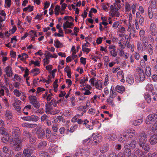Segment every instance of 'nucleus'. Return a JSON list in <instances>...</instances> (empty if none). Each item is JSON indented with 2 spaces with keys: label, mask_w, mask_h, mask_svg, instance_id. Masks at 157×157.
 <instances>
[{
  "label": "nucleus",
  "mask_w": 157,
  "mask_h": 157,
  "mask_svg": "<svg viewBox=\"0 0 157 157\" xmlns=\"http://www.w3.org/2000/svg\"><path fill=\"white\" fill-rule=\"evenodd\" d=\"M41 155L44 157H48L49 155L48 153L46 152H42L41 153Z\"/></svg>",
  "instance_id": "nucleus-52"
},
{
  "label": "nucleus",
  "mask_w": 157,
  "mask_h": 157,
  "mask_svg": "<svg viewBox=\"0 0 157 157\" xmlns=\"http://www.w3.org/2000/svg\"><path fill=\"white\" fill-rule=\"evenodd\" d=\"M29 100L30 101V103L31 102H32V101L33 99H37V98L36 97V96H33L32 95L29 96Z\"/></svg>",
  "instance_id": "nucleus-49"
},
{
  "label": "nucleus",
  "mask_w": 157,
  "mask_h": 157,
  "mask_svg": "<svg viewBox=\"0 0 157 157\" xmlns=\"http://www.w3.org/2000/svg\"><path fill=\"white\" fill-rule=\"evenodd\" d=\"M102 8L104 10L106 11H107L108 10V8L107 7L105 3H103L102 5Z\"/></svg>",
  "instance_id": "nucleus-47"
},
{
  "label": "nucleus",
  "mask_w": 157,
  "mask_h": 157,
  "mask_svg": "<svg viewBox=\"0 0 157 157\" xmlns=\"http://www.w3.org/2000/svg\"><path fill=\"white\" fill-rule=\"evenodd\" d=\"M54 45L57 48H61L63 47L62 44L58 40L55 41Z\"/></svg>",
  "instance_id": "nucleus-13"
},
{
  "label": "nucleus",
  "mask_w": 157,
  "mask_h": 157,
  "mask_svg": "<svg viewBox=\"0 0 157 157\" xmlns=\"http://www.w3.org/2000/svg\"><path fill=\"white\" fill-rule=\"evenodd\" d=\"M20 136V132L19 130H14L12 132V136L13 137H19Z\"/></svg>",
  "instance_id": "nucleus-10"
},
{
  "label": "nucleus",
  "mask_w": 157,
  "mask_h": 157,
  "mask_svg": "<svg viewBox=\"0 0 157 157\" xmlns=\"http://www.w3.org/2000/svg\"><path fill=\"white\" fill-rule=\"evenodd\" d=\"M29 138V141L31 143V144H33L36 141V138Z\"/></svg>",
  "instance_id": "nucleus-60"
},
{
  "label": "nucleus",
  "mask_w": 157,
  "mask_h": 157,
  "mask_svg": "<svg viewBox=\"0 0 157 157\" xmlns=\"http://www.w3.org/2000/svg\"><path fill=\"white\" fill-rule=\"evenodd\" d=\"M36 124H26L25 123L23 124V126L27 128H33L36 126Z\"/></svg>",
  "instance_id": "nucleus-14"
},
{
  "label": "nucleus",
  "mask_w": 157,
  "mask_h": 157,
  "mask_svg": "<svg viewBox=\"0 0 157 157\" xmlns=\"http://www.w3.org/2000/svg\"><path fill=\"white\" fill-rule=\"evenodd\" d=\"M17 29V28L16 27H13V29L10 30L9 31L10 32L9 35H10V34H13L16 31Z\"/></svg>",
  "instance_id": "nucleus-40"
},
{
  "label": "nucleus",
  "mask_w": 157,
  "mask_h": 157,
  "mask_svg": "<svg viewBox=\"0 0 157 157\" xmlns=\"http://www.w3.org/2000/svg\"><path fill=\"white\" fill-rule=\"evenodd\" d=\"M102 39L103 38L101 37H99L96 40L97 43L98 44L101 43Z\"/></svg>",
  "instance_id": "nucleus-45"
},
{
  "label": "nucleus",
  "mask_w": 157,
  "mask_h": 157,
  "mask_svg": "<svg viewBox=\"0 0 157 157\" xmlns=\"http://www.w3.org/2000/svg\"><path fill=\"white\" fill-rule=\"evenodd\" d=\"M115 90L117 92L122 93L125 91V89L123 86H117L115 88Z\"/></svg>",
  "instance_id": "nucleus-9"
},
{
  "label": "nucleus",
  "mask_w": 157,
  "mask_h": 157,
  "mask_svg": "<svg viewBox=\"0 0 157 157\" xmlns=\"http://www.w3.org/2000/svg\"><path fill=\"white\" fill-rule=\"evenodd\" d=\"M45 90V89L44 88H41L40 87H38L37 88V91H36V94H38L40 92L44 91Z\"/></svg>",
  "instance_id": "nucleus-39"
},
{
  "label": "nucleus",
  "mask_w": 157,
  "mask_h": 157,
  "mask_svg": "<svg viewBox=\"0 0 157 157\" xmlns=\"http://www.w3.org/2000/svg\"><path fill=\"white\" fill-rule=\"evenodd\" d=\"M30 103L36 109H38L40 106V104L37 101V99H33L32 102Z\"/></svg>",
  "instance_id": "nucleus-8"
},
{
  "label": "nucleus",
  "mask_w": 157,
  "mask_h": 157,
  "mask_svg": "<svg viewBox=\"0 0 157 157\" xmlns=\"http://www.w3.org/2000/svg\"><path fill=\"white\" fill-rule=\"evenodd\" d=\"M131 8L132 9V13L133 14H134L135 13L136 11V6L135 5H132L131 6Z\"/></svg>",
  "instance_id": "nucleus-63"
},
{
  "label": "nucleus",
  "mask_w": 157,
  "mask_h": 157,
  "mask_svg": "<svg viewBox=\"0 0 157 157\" xmlns=\"http://www.w3.org/2000/svg\"><path fill=\"white\" fill-rule=\"evenodd\" d=\"M13 93L17 97H19L21 95V93L17 89L14 90L13 91Z\"/></svg>",
  "instance_id": "nucleus-29"
},
{
  "label": "nucleus",
  "mask_w": 157,
  "mask_h": 157,
  "mask_svg": "<svg viewBox=\"0 0 157 157\" xmlns=\"http://www.w3.org/2000/svg\"><path fill=\"white\" fill-rule=\"evenodd\" d=\"M60 9V6L59 5H56L55 8V14L56 15H58L59 14V11Z\"/></svg>",
  "instance_id": "nucleus-20"
},
{
  "label": "nucleus",
  "mask_w": 157,
  "mask_h": 157,
  "mask_svg": "<svg viewBox=\"0 0 157 157\" xmlns=\"http://www.w3.org/2000/svg\"><path fill=\"white\" fill-rule=\"evenodd\" d=\"M80 115L78 114L76 115L74 117L71 119V121L73 122H76V121L78 117Z\"/></svg>",
  "instance_id": "nucleus-42"
},
{
  "label": "nucleus",
  "mask_w": 157,
  "mask_h": 157,
  "mask_svg": "<svg viewBox=\"0 0 157 157\" xmlns=\"http://www.w3.org/2000/svg\"><path fill=\"white\" fill-rule=\"evenodd\" d=\"M157 119V114L153 113L148 115L146 118V124H148L149 121H155Z\"/></svg>",
  "instance_id": "nucleus-2"
},
{
  "label": "nucleus",
  "mask_w": 157,
  "mask_h": 157,
  "mask_svg": "<svg viewBox=\"0 0 157 157\" xmlns=\"http://www.w3.org/2000/svg\"><path fill=\"white\" fill-rule=\"evenodd\" d=\"M27 7L29 11L31 12L33 11L34 6H31L30 5H29Z\"/></svg>",
  "instance_id": "nucleus-58"
},
{
  "label": "nucleus",
  "mask_w": 157,
  "mask_h": 157,
  "mask_svg": "<svg viewBox=\"0 0 157 157\" xmlns=\"http://www.w3.org/2000/svg\"><path fill=\"white\" fill-rule=\"evenodd\" d=\"M151 69L149 67H147L146 69V74L148 77H150L151 75Z\"/></svg>",
  "instance_id": "nucleus-23"
},
{
  "label": "nucleus",
  "mask_w": 157,
  "mask_h": 157,
  "mask_svg": "<svg viewBox=\"0 0 157 157\" xmlns=\"http://www.w3.org/2000/svg\"><path fill=\"white\" fill-rule=\"evenodd\" d=\"M23 141L21 138H12L10 141V143L14 147V150L16 151H19L21 149V144Z\"/></svg>",
  "instance_id": "nucleus-1"
},
{
  "label": "nucleus",
  "mask_w": 157,
  "mask_h": 157,
  "mask_svg": "<svg viewBox=\"0 0 157 157\" xmlns=\"http://www.w3.org/2000/svg\"><path fill=\"white\" fill-rule=\"evenodd\" d=\"M144 21V18L143 17H140V19H139V22L140 24L143 25V22Z\"/></svg>",
  "instance_id": "nucleus-48"
},
{
  "label": "nucleus",
  "mask_w": 157,
  "mask_h": 157,
  "mask_svg": "<svg viewBox=\"0 0 157 157\" xmlns=\"http://www.w3.org/2000/svg\"><path fill=\"white\" fill-rule=\"evenodd\" d=\"M23 135H24V136L26 137H30V135L29 134V132L25 131H24L23 133Z\"/></svg>",
  "instance_id": "nucleus-46"
},
{
  "label": "nucleus",
  "mask_w": 157,
  "mask_h": 157,
  "mask_svg": "<svg viewBox=\"0 0 157 157\" xmlns=\"http://www.w3.org/2000/svg\"><path fill=\"white\" fill-rule=\"evenodd\" d=\"M129 145V146L132 148H134L136 147V141H132L129 144H128Z\"/></svg>",
  "instance_id": "nucleus-30"
},
{
  "label": "nucleus",
  "mask_w": 157,
  "mask_h": 157,
  "mask_svg": "<svg viewBox=\"0 0 157 157\" xmlns=\"http://www.w3.org/2000/svg\"><path fill=\"white\" fill-rule=\"evenodd\" d=\"M119 25V23L118 22H115L113 25V27L115 28H117Z\"/></svg>",
  "instance_id": "nucleus-64"
},
{
  "label": "nucleus",
  "mask_w": 157,
  "mask_h": 157,
  "mask_svg": "<svg viewBox=\"0 0 157 157\" xmlns=\"http://www.w3.org/2000/svg\"><path fill=\"white\" fill-rule=\"evenodd\" d=\"M50 5V3L49 2H46L44 3V7L43 9L45 10L47 9Z\"/></svg>",
  "instance_id": "nucleus-43"
},
{
  "label": "nucleus",
  "mask_w": 157,
  "mask_h": 157,
  "mask_svg": "<svg viewBox=\"0 0 157 157\" xmlns=\"http://www.w3.org/2000/svg\"><path fill=\"white\" fill-rule=\"evenodd\" d=\"M153 98V100L155 101L157 100V93L155 92H152Z\"/></svg>",
  "instance_id": "nucleus-38"
},
{
  "label": "nucleus",
  "mask_w": 157,
  "mask_h": 157,
  "mask_svg": "<svg viewBox=\"0 0 157 157\" xmlns=\"http://www.w3.org/2000/svg\"><path fill=\"white\" fill-rule=\"evenodd\" d=\"M140 80L141 81H144L145 79L144 72L139 75Z\"/></svg>",
  "instance_id": "nucleus-33"
},
{
  "label": "nucleus",
  "mask_w": 157,
  "mask_h": 157,
  "mask_svg": "<svg viewBox=\"0 0 157 157\" xmlns=\"http://www.w3.org/2000/svg\"><path fill=\"white\" fill-rule=\"evenodd\" d=\"M14 78L16 79L17 81H20L21 78L17 74H15L14 76Z\"/></svg>",
  "instance_id": "nucleus-62"
},
{
  "label": "nucleus",
  "mask_w": 157,
  "mask_h": 157,
  "mask_svg": "<svg viewBox=\"0 0 157 157\" xmlns=\"http://www.w3.org/2000/svg\"><path fill=\"white\" fill-rule=\"evenodd\" d=\"M47 118H48V116L46 114H44L41 118V121H44L45 120L47 119Z\"/></svg>",
  "instance_id": "nucleus-44"
},
{
  "label": "nucleus",
  "mask_w": 157,
  "mask_h": 157,
  "mask_svg": "<svg viewBox=\"0 0 157 157\" xmlns=\"http://www.w3.org/2000/svg\"><path fill=\"white\" fill-rule=\"evenodd\" d=\"M10 55L12 58H14L16 56V52L13 51H11L10 53Z\"/></svg>",
  "instance_id": "nucleus-54"
},
{
  "label": "nucleus",
  "mask_w": 157,
  "mask_h": 157,
  "mask_svg": "<svg viewBox=\"0 0 157 157\" xmlns=\"http://www.w3.org/2000/svg\"><path fill=\"white\" fill-rule=\"evenodd\" d=\"M30 117L29 116H27L25 117H21V118L23 121H30Z\"/></svg>",
  "instance_id": "nucleus-50"
},
{
  "label": "nucleus",
  "mask_w": 157,
  "mask_h": 157,
  "mask_svg": "<svg viewBox=\"0 0 157 157\" xmlns=\"http://www.w3.org/2000/svg\"><path fill=\"white\" fill-rule=\"evenodd\" d=\"M147 136H148L144 132L142 131L139 133V137H146Z\"/></svg>",
  "instance_id": "nucleus-32"
},
{
  "label": "nucleus",
  "mask_w": 157,
  "mask_h": 157,
  "mask_svg": "<svg viewBox=\"0 0 157 157\" xmlns=\"http://www.w3.org/2000/svg\"><path fill=\"white\" fill-rule=\"evenodd\" d=\"M5 3L6 4L7 6L9 7L11 5V0H5Z\"/></svg>",
  "instance_id": "nucleus-55"
},
{
  "label": "nucleus",
  "mask_w": 157,
  "mask_h": 157,
  "mask_svg": "<svg viewBox=\"0 0 157 157\" xmlns=\"http://www.w3.org/2000/svg\"><path fill=\"white\" fill-rule=\"evenodd\" d=\"M145 138H139L138 143L140 147H142L146 144V140H145Z\"/></svg>",
  "instance_id": "nucleus-12"
},
{
  "label": "nucleus",
  "mask_w": 157,
  "mask_h": 157,
  "mask_svg": "<svg viewBox=\"0 0 157 157\" xmlns=\"http://www.w3.org/2000/svg\"><path fill=\"white\" fill-rule=\"evenodd\" d=\"M144 98L145 100L148 103H150L151 101V96L148 94H145Z\"/></svg>",
  "instance_id": "nucleus-16"
},
{
  "label": "nucleus",
  "mask_w": 157,
  "mask_h": 157,
  "mask_svg": "<svg viewBox=\"0 0 157 157\" xmlns=\"http://www.w3.org/2000/svg\"><path fill=\"white\" fill-rule=\"evenodd\" d=\"M138 156L139 157H148V154L141 151H138Z\"/></svg>",
  "instance_id": "nucleus-19"
},
{
  "label": "nucleus",
  "mask_w": 157,
  "mask_h": 157,
  "mask_svg": "<svg viewBox=\"0 0 157 157\" xmlns=\"http://www.w3.org/2000/svg\"><path fill=\"white\" fill-rule=\"evenodd\" d=\"M5 71L7 76L10 77L12 76V70L10 66H8L6 68Z\"/></svg>",
  "instance_id": "nucleus-7"
},
{
  "label": "nucleus",
  "mask_w": 157,
  "mask_h": 157,
  "mask_svg": "<svg viewBox=\"0 0 157 157\" xmlns=\"http://www.w3.org/2000/svg\"><path fill=\"white\" fill-rule=\"evenodd\" d=\"M12 138H2V140L3 143H10L11 140L12 141Z\"/></svg>",
  "instance_id": "nucleus-25"
},
{
  "label": "nucleus",
  "mask_w": 157,
  "mask_h": 157,
  "mask_svg": "<svg viewBox=\"0 0 157 157\" xmlns=\"http://www.w3.org/2000/svg\"><path fill=\"white\" fill-rule=\"evenodd\" d=\"M149 141L151 144H154L157 143V138H150Z\"/></svg>",
  "instance_id": "nucleus-24"
},
{
  "label": "nucleus",
  "mask_w": 157,
  "mask_h": 157,
  "mask_svg": "<svg viewBox=\"0 0 157 157\" xmlns=\"http://www.w3.org/2000/svg\"><path fill=\"white\" fill-rule=\"evenodd\" d=\"M126 134L125 133V134H124V137H131V136L132 137H134V134L133 133L131 132H130L128 131L127 132H126Z\"/></svg>",
  "instance_id": "nucleus-21"
},
{
  "label": "nucleus",
  "mask_w": 157,
  "mask_h": 157,
  "mask_svg": "<svg viewBox=\"0 0 157 157\" xmlns=\"http://www.w3.org/2000/svg\"><path fill=\"white\" fill-rule=\"evenodd\" d=\"M88 77H86V79H85V77L83 78L84 79V80L83 79H81L79 82L80 84H83L84 83H86V82L88 81Z\"/></svg>",
  "instance_id": "nucleus-31"
},
{
  "label": "nucleus",
  "mask_w": 157,
  "mask_h": 157,
  "mask_svg": "<svg viewBox=\"0 0 157 157\" xmlns=\"http://www.w3.org/2000/svg\"><path fill=\"white\" fill-rule=\"evenodd\" d=\"M82 50L83 52H86V53H88L90 51V49L86 47H83V45L82 46Z\"/></svg>",
  "instance_id": "nucleus-36"
},
{
  "label": "nucleus",
  "mask_w": 157,
  "mask_h": 157,
  "mask_svg": "<svg viewBox=\"0 0 157 157\" xmlns=\"http://www.w3.org/2000/svg\"><path fill=\"white\" fill-rule=\"evenodd\" d=\"M51 103H52V104L54 106H56V103L55 99L53 98L52 99L51 101Z\"/></svg>",
  "instance_id": "nucleus-59"
},
{
  "label": "nucleus",
  "mask_w": 157,
  "mask_h": 157,
  "mask_svg": "<svg viewBox=\"0 0 157 157\" xmlns=\"http://www.w3.org/2000/svg\"><path fill=\"white\" fill-rule=\"evenodd\" d=\"M109 147L106 144H104L101 146V151L102 153L105 152L108 150Z\"/></svg>",
  "instance_id": "nucleus-15"
},
{
  "label": "nucleus",
  "mask_w": 157,
  "mask_h": 157,
  "mask_svg": "<svg viewBox=\"0 0 157 157\" xmlns=\"http://www.w3.org/2000/svg\"><path fill=\"white\" fill-rule=\"evenodd\" d=\"M126 82L132 85L134 82L133 77L132 76H128L126 78Z\"/></svg>",
  "instance_id": "nucleus-11"
},
{
  "label": "nucleus",
  "mask_w": 157,
  "mask_h": 157,
  "mask_svg": "<svg viewBox=\"0 0 157 157\" xmlns=\"http://www.w3.org/2000/svg\"><path fill=\"white\" fill-rule=\"evenodd\" d=\"M111 55L113 57H115L117 55V51L116 49H113L110 51Z\"/></svg>",
  "instance_id": "nucleus-28"
},
{
  "label": "nucleus",
  "mask_w": 157,
  "mask_h": 157,
  "mask_svg": "<svg viewBox=\"0 0 157 157\" xmlns=\"http://www.w3.org/2000/svg\"><path fill=\"white\" fill-rule=\"evenodd\" d=\"M142 147L146 151H148L150 149L149 146L146 144Z\"/></svg>",
  "instance_id": "nucleus-37"
},
{
  "label": "nucleus",
  "mask_w": 157,
  "mask_h": 157,
  "mask_svg": "<svg viewBox=\"0 0 157 157\" xmlns=\"http://www.w3.org/2000/svg\"><path fill=\"white\" fill-rule=\"evenodd\" d=\"M80 62L81 63L83 64L84 65H85L86 63V58H83L82 57H81L80 58Z\"/></svg>",
  "instance_id": "nucleus-51"
},
{
  "label": "nucleus",
  "mask_w": 157,
  "mask_h": 157,
  "mask_svg": "<svg viewBox=\"0 0 157 157\" xmlns=\"http://www.w3.org/2000/svg\"><path fill=\"white\" fill-rule=\"evenodd\" d=\"M147 88L149 90H151V92H152V90H153V85L151 84H148L147 86Z\"/></svg>",
  "instance_id": "nucleus-34"
},
{
  "label": "nucleus",
  "mask_w": 157,
  "mask_h": 157,
  "mask_svg": "<svg viewBox=\"0 0 157 157\" xmlns=\"http://www.w3.org/2000/svg\"><path fill=\"white\" fill-rule=\"evenodd\" d=\"M55 147H52L51 148H49L48 149V151L51 153L52 154L56 151V150L55 149Z\"/></svg>",
  "instance_id": "nucleus-41"
},
{
  "label": "nucleus",
  "mask_w": 157,
  "mask_h": 157,
  "mask_svg": "<svg viewBox=\"0 0 157 157\" xmlns=\"http://www.w3.org/2000/svg\"><path fill=\"white\" fill-rule=\"evenodd\" d=\"M148 157H157V155L156 153H154L152 154L151 153L148 154Z\"/></svg>",
  "instance_id": "nucleus-57"
},
{
  "label": "nucleus",
  "mask_w": 157,
  "mask_h": 157,
  "mask_svg": "<svg viewBox=\"0 0 157 157\" xmlns=\"http://www.w3.org/2000/svg\"><path fill=\"white\" fill-rule=\"evenodd\" d=\"M29 70L27 68H26V69L25 71V74L24 75V78H25L27 76L29 75Z\"/></svg>",
  "instance_id": "nucleus-56"
},
{
  "label": "nucleus",
  "mask_w": 157,
  "mask_h": 157,
  "mask_svg": "<svg viewBox=\"0 0 157 157\" xmlns=\"http://www.w3.org/2000/svg\"><path fill=\"white\" fill-rule=\"evenodd\" d=\"M33 147L29 146L27 148L25 149L23 153L26 157H29L31 155V152L33 151Z\"/></svg>",
  "instance_id": "nucleus-4"
},
{
  "label": "nucleus",
  "mask_w": 157,
  "mask_h": 157,
  "mask_svg": "<svg viewBox=\"0 0 157 157\" xmlns=\"http://www.w3.org/2000/svg\"><path fill=\"white\" fill-rule=\"evenodd\" d=\"M30 121H33L36 122L37 121L40 119V118L34 115L30 116Z\"/></svg>",
  "instance_id": "nucleus-17"
},
{
  "label": "nucleus",
  "mask_w": 157,
  "mask_h": 157,
  "mask_svg": "<svg viewBox=\"0 0 157 157\" xmlns=\"http://www.w3.org/2000/svg\"><path fill=\"white\" fill-rule=\"evenodd\" d=\"M156 25L154 23H152L150 25L149 32L153 36H155L156 35Z\"/></svg>",
  "instance_id": "nucleus-5"
},
{
  "label": "nucleus",
  "mask_w": 157,
  "mask_h": 157,
  "mask_svg": "<svg viewBox=\"0 0 157 157\" xmlns=\"http://www.w3.org/2000/svg\"><path fill=\"white\" fill-rule=\"evenodd\" d=\"M125 9L127 11L129 12L131 10L130 5L129 4H126L125 5Z\"/></svg>",
  "instance_id": "nucleus-53"
},
{
  "label": "nucleus",
  "mask_w": 157,
  "mask_h": 157,
  "mask_svg": "<svg viewBox=\"0 0 157 157\" xmlns=\"http://www.w3.org/2000/svg\"><path fill=\"white\" fill-rule=\"evenodd\" d=\"M83 151H84L83 149H82V150H78L75 154V155L78 157H81L83 155Z\"/></svg>",
  "instance_id": "nucleus-22"
},
{
  "label": "nucleus",
  "mask_w": 157,
  "mask_h": 157,
  "mask_svg": "<svg viewBox=\"0 0 157 157\" xmlns=\"http://www.w3.org/2000/svg\"><path fill=\"white\" fill-rule=\"evenodd\" d=\"M142 119H138L132 122V124L135 126L140 125L142 122Z\"/></svg>",
  "instance_id": "nucleus-18"
},
{
  "label": "nucleus",
  "mask_w": 157,
  "mask_h": 157,
  "mask_svg": "<svg viewBox=\"0 0 157 157\" xmlns=\"http://www.w3.org/2000/svg\"><path fill=\"white\" fill-rule=\"evenodd\" d=\"M52 127L53 131L54 132H57L58 130V128L57 125H53Z\"/></svg>",
  "instance_id": "nucleus-61"
},
{
  "label": "nucleus",
  "mask_w": 157,
  "mask_h": 157,
  "mask_svg": "<svg viewBox=\"0 0 157 157\" xmlns=\"http://www.w3.org/2000/svg\"><path fill=\"white\" fill-rule=\"evenodd\" d=\"M74 24L72 22H70L68 21H66L65 23L63 25V27L64 30H65L67 28H72V27L74 26Z\"/></svg>",
  "instance_id": "nucleus-6"
},
{
  "label": "nucleus",
  "mask_w": 157,
  "mask_h": 157,
  "mask_svg": "<svg viewBox=\"0 0 157 157\" xmlns=\"http://www.w3.org/2000/svg\"><path fill=\"white\" fill-rule=\"evenodd\" d=\"M124 155L125 157H137L135 154L131 153V150L128 148H125Z\"/></svg>",
  "instance_id": "nucleus-3"
},
{
  "label": "nucleus",
  "mask_w": 157,
  "mask_h": 157,
  "mask_svg": "<svg viewBox=\"0 0 157 157\" xmlns=\"http://www.w3.org/2000/svg\"><path fill=\"white\" fill-rule=\"evenodd\" d=\"M141 41H142V44L144 46L146 47L147 46V42L148 41V40L147 37Z\"/></svg>",
  "instance_id": "nucleus-27"
},
{
  "label": "nucleus",
  "mask_w": 157,
  "mask_h": 157,
  "mask_svg": "<svg viewBox=\"0 0 157 157\" xmlns=\"http://www.w3.org/2000/svg\"><path fill=\"white\" fill-rule=\"evenodd\" d=\"M6 117L8 119H10L12 118L11 113L9 111H6L5 114Z\"/></svg>",
  "instance_id": "nucleus-26"
},
{
  "label": "nucleus",
  "mask_w": 157,
  "mask_h": 157,
  "mask_svg": "<svg viewBox=\"0 0 157 157\" xmlns=\"http://www.w3.org/2000/svg\"><path fill=\"white\" fill-rule=\"evenodd\" d=\"M106 101L107 103L111 105L112 107H113L114 105V104L113 102V100H111L110 98H109L107 99Z\"/></svg>",
  "instance_id": "nucleus-35"
}]
</instances>
